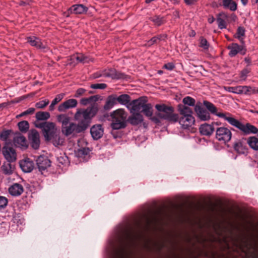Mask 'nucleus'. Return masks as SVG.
Segmentation results:
<instances>
[{"label":"nucleus","mask_w":258,"mask_h":258,"mask_svg":"<svg viewBox=\"0 0 258 258\" xmlns=\"http://www.w3.org/2000/svg\"><path fill=\"white\" fill-rule=\"evenodd\" d=\"M8 204V199L4 196H0V211L5 209Z\"/></svg>","instance_id":"45"},{"label":"nucleus","mask_w":258,"mask_h":258,"mask_svg":"<svg viewBox=\"0 0 258 258\" xmlns=\"http://www.w3.org/2000/svg\"><path fill=\"white\" fill-rule=\"evenodd\" d=\"M104 130L100 124L94 125L90 129V133L94 140H98L103 135Z\"/></svg>","instance_id":"18"},{"label":"nucleus","mask_w":258,"mask_h":258,"mask_svg":"<svg viewBox=\"0 0 258 258\" xmlns=\"http://www.w3.org/2000/svg\"><path fill=\"white\" fill-rule=\"evenodd\" d=\"M55 104H54V103H53L52 102H51V104L50 105L49 107V110L50 111H52L54 110V105Z\"/></svg>","instance_id":"62"},{"label":"nucleus","mask_w":258,"mask_h":258,"mask_svg":"<svg viewBox=\"0 0 258 258\" xmlns=\"http://www.w3.org/2000/svg\"><path fill=\"white\" fill-rule=\"evenodd\" d=\"M182 102L184 105H187L189 106H195V100L189 96H186L183 99Z\"/></svg>","instance_id":"42"},{"label":"nucleus","mask_w":258,"mask_h":258,"mask_svg":"<svg viewBox=\"0 0 258 258\" xmlns=\"http://www.w3.org/2000/svg\"><path fill=\"white\" fill-rule=\"evenodd\" d=\"M103 77L112 79H120L124 77V74L117 72L114 69H107L103 70Z\"/></svg>","instance_id":"15"},{"label":"nucleus","mask_w":258,"mask_h":258,"mask_svg":"<svg viewBox=\"0 0 258 258\" xmlns=\"http://www.w3.org/2000/svg\"><path fill=\"white\" fill-rule=\"evenodd\" d=\"M13 143L16 147L26 149L27 147L26 138L20 134L16 135L13 139Z\"/></svg>","instance_id":"19"},{"label":"nucleus","mask_w":258,"mask_h":258,"mask_svg":"<svg viewBox=\"0 0 258 258\" xmlns=\"http://www.w3.org/2000/svg\"><path fill=\"white\" fill-rule=\"evenodd\" d=\"M24 191L23 186L19 183H14L9 188V192L13 196H19Z\"/></svg>","instance_id":"23"},{"label":"nucleus","mask_w":258,"mask_h":258,"mask_svg":"<svg viewBox=\"0 0 258 258\" xmlns=\"http://www.w3.org/2000/svg\"><path fill=\"white\" fill-rule=\"evenodd\" d=\"M227 48L230 50L229 55L230 57L235 56L238 53L244 55L246 53V49L243 45H239L237 43H232L229 45Z\"/></svg>","instance_id":"13"},{"label":"nucleus","mask_w":258,"mask_h":258,"mask_svg":"<svg viewBox=\"0 0 258 258\" xmlns=\"http://www.w3.org/2000/svg\"><path fill=\"white\" fill-rule=\"evenodd\" d=\"M247 144L253 150H258V139L255 137H250L248 141Z\"/></svg>","instance_id":"36"},{"label":"nucleus","mask_w":258,"mask_h":258,"mask_svg":"<svg viewBox=\"0 0 258 258\" xmlns=\"http://www.w3.org/2000/svg\"><path fill=\"white\" fill-rule=\"evenodd\" d=\"M64 96V94H59L55 97V98L52 100V102L56 105L63 98Z\"/></svg>","instance_id":"51"},{"label":"nucleus","mask_w":258,"mask_h":258,"mask_svg":"<svg viewBox=\"0 0 258 258\" xmlns=\"http://www.w3.org/2000/svg\"><path fill=\"white\" fill-rule=\"evenodd\" d=\"M2 168L5 174L10 175L13 173L14 167L12 165L11 162L7 161L4 163Z\"/></svg>","instance_id":"35"},{"label":"nucleus","mask_w":258,"mask_h":258,"mask_svg":"<svg viewBox=\"0 0 258 258\" xmlns=\"http://www.w3.org/2000/svg\"><path fill=\"white\" fill-rule=\"evenodd\" d=\"M250 72V69L247 68L243 69L240 74V78L241 80L245 81L247 78V75Z\"/></svg>","instance_id":"46"},{"label":"nucleus","mask_w":258,"mask_h":258,"mask_svg":"<svg viewBox=\"0 0 258 258\" xmlns=\"http://www.w3.org/2000/svg\"><path fill=\"white\" fill-rule=\"evenodd\" d=\"M98 99L96 96H92L88 98H83L81 99L80 103L83 105H87L92 102H96Z\"/></svg>","instance_id":"40"},{"label":"nucleus","mask_w":258,"mask_h":258,"mask_svg":"<svg viewBox=\"0 0 258 258\" xmlns=\"http://www.w3.org/2000/svg\"><path fill=\"white\" fill-rule=\"evenodd\" d=\"M110 116L112 118L111 127L113 130H119L125 127L127 113L124 109H118L113 111Z\"/></svg>","instance_id":"7"},{"label":"nucleus","mask_w":258,"mask_h":258,"mask_svg":"<svg viewBox=\"0 0 258 258\" xmlns=\"http://www.w3.org/2000/svg\"><path fill=\"white\" fill-rule=\"evenodd\" d=\"M214 124L204 123L202 124L199 128L201 134L207 136L211 135L215 131Z\"/></svg>","instance_id":"20"},{"label":"nucleus","mask_w":258,"mask_h":258,"mask_svg":"<svg viewBox=\"0 0 258 258\" xmlns=\"http://www.w3.org/2000/svg\"><path fill=\"white\" fill-rule=\"evenodd\" d=\"M150 19L157 26H160L163 23V18L159 16H155Z\"/></svg>","instance_id":"44"},{"label":"nucleus","mask_w":258,"mask_h":258,"mask_svg":"<svg viewBox=\"0 0 258 258\" xmlns=\"http://www.w3.org/2000/svg\"><path fill=\"white\" fill-rule=\"evenodd\" d=\"M20 166L24 172H30L34 168V164L30 159L27 158L21 161Z\"/></svg>","instance_id":"22"},{"label":"nucleus","mask_w":258,"mask_h":258,"mask_svg":"<svg viewBox=\"0 0 258 258\" xmlns=\"http://www.w3.org/2000/svg\"><path fill=\"white\" fill-rule=\"evenodd\" d=\"M245 29L244 28L239 27L238 28L236 32V38L240 41V42L243 44L244 40L243 37L245 35Z\"/></svg>","instance_id":"39"},{"label":"nucleus","mask_w":258,"mask_h":258,"mask_svg":"<svg viewBox=\"0 0 258 258\" xmlns=\"http://www.w3.org/2000/svg\"><path fill=\"white\" fill-rule=\"evenodd\" d=\"M164 37L163 35H160L157 36L153 37L150 40H148L147 43L145 44V46L150 47L153 44L157 43L158 42L160 41L162 38Z\"/></svg>","instance_id":"38"},{"label":"nucleus","mask_w":258,"mask_h":258,"mask_svg":"<svg viewBox=\"0 0 258 258\" xmlns=\"http://www.w3.org/2000/svg\"><path fill=\"white\" fill-rule=\"evenodd\" d=\"M71 60L72 63H75V60H76L78 62H82L83 63H88L90 61H93V58L85 56L83 54H78L77 55H74L71 56Z\"/></svg>","instance_id":"24"},{"label":"nucleus","mask_w":258,"mask_h":258,"mask_svg":"<svg viewBox=\"0 0 258 258\" xmlns=\"http://www.w3.org/2000/svg\"><path fill=\"white\" fill-rule=\"evenodd\" d=\"M62 133L67 136L72 134L80 133L84 131L82 127L78 123V124L70 122L68 125L64 126L61 128Z\"/></svg>","instance_id":"9"},{"label":"nucleus","mask_w":258,"mask_h":258,"mask_svg":"<svg viewBox=\"0 0 258 258\" xmlns=\"http://www.w3.org/2000/svg\"><path fill=\"white\" fill-rule=\"evenodd\" d=\"M98 111V105L94 103L86 109H78L75 114L74 118L85 131L88 127L91 119L97 114Z\"/></svg>","instance_id":"3"},{"label":"nucleus","mask_w":258,"mask_h":258,"mask_svg":"<svg viewBox=\"0 0 258 258\" xmlns=\"http://www.w3.org/2000/svg\"><path fill=\"white\" fill-rule=\"evenodd\" d=\"M49 104L48 100H41L35 104V106L37 108H43Z\"/></svg>","instance_id":"47"},{"label":"nucleus","mask_w":258,"mask_h":258,"mask_svg":"<svg viewBox=\"0 0 258 258\" xmlns=\"http://www.w3.org/2000/svg\"><path fill=\"white\" fill-rule=\"evenodd\" d=\"M77 103V101L75 99L67 100L59 105L58 110L59 112H64L67 109L76 107Z\"/></svg>","instance_id":"17"},{"label":"nucleus","mask_w":258,"mask_h":258,"mask_svg":"<svg viewBox=\"0 0 258 258\" xmlns=\"http://www.w3.org/2000/svg\"><path fill=\"white\" fill-rule=\"evenodd\" d=\"M245 62L247 64V66H249L251 64V59L249 57H245L244 58Z\"/></svg>","instance_id":"60"},{"label":"nucleus","mask_w":258,"mask_h":258,"mask_svg":"<svg viewBox=\"0 0 258 258\" xmlns=\"http://www.w3.org/2000/svg\"><path fill=\"white\" fill-rule=\"evenodd\" d=\"M178 111L180 116H178V122L183 129H188L194 124L195 120L192 116V109L184 105L178 106Z\"/></svg>","instance_id":"4"},{"label":"nucleus","mask_w":258,"mask_h":258,"mask_svg":"<svg viewBox=\"0 0 258 258\" xmlns=\"http://www.w3.org/2000/svg\"><path fill=\"white\" fill-rule=\"evenodd\" d=\"M80 152L82 154L87 155L89 151L88 149L83 148L80 150Z\"/></svg>","instance_id":"59"},{"label":"nucleus","mask_w":258,"mask_h":258,"mask_svg":"<svg viewBox=\"0 0 258 258\" xmlns=\"http://www.w3.org/2000/svg\"><path fill=\"white\" fill-rule=\"evenodd\" d=\"M18 126L21 132H26L29 127V124L27 121H22L18 123Z\"/></svg>","instance_id":"41"},{"label":"nucleus","mask_w":258,"mask_h":258,"mask_svg":"<svg viewBox=\"0 0 258 258\" xmlns=\"http://www.w3.org/2000/svg\"><path fill=\"white\" fill-rule=\"evenodd\" d=\"M227 18L228 15L225 13L222 12L218 14L217 18V22L219 29H223L226 28L227 25L225 19Z\"/></svg>","instance_id":"28"},{"label":"nucleus","mask_w":258,"mask_h":258,"mask_svg":"<svg viewBox=\"0 0 258 258\" xmlns=\"http://www.w3.org/2000/svg\"><path fill=\"white\" fill-rule=\"evenodd\" d=\"M36 164L38 170L43 174V172L45 171L51 165L50 160L45 156H39L36 160Z\"/></svg>","instance_id":"12"},{"label":"nucleus","mask_w":258,"mask_h":258,"mask_svg":"<svg viewBox=\"0 0 258 258\" xmlns=\"http://www.w3.org/2000/svg\"><path fill=\"white\" fill-rule=\"evenodd\" d=\"M156 109L158 113L157 116L159 118L169 122L175 123L178 120V115L174 113V108L172 106H167L164 104H156Z\"/></svg>","instance_id":"5"},{"label":"nucleus","mask_w":258,"mask_h":258,"mask_svg":"<svg viewBox=\"0 0 258 258\" xmlns=\"http://www.w3.org/2000/svg\"><path fill=\"white\" fill-rule=\"evenodd\" d=\"M117 100L114 95L109 96L106 100L103 108L105 110L108 111L112 109L116 104Z\"/></svg>","instance_id":"29"},{"label":"nucleus","mask_w":258,"mask_h":258,"mask_svg":"<svg viewBox=\"0 0 258 258\" xmlns=\"http://www.w3.org/2000/svg\"><path fill=\"white\" fill-rule=\"evenodd\" d=\"M187 6H194L197 4L198 0H183Z\"/></svg>","instance_id":"55"},{"label":"nucleus","mask_w":258,"mask_h":258,"mask_svg":"<svg viewBox=\"0 0 258 258\" xmlns=\"http://www.w3.org/2000/svg\"><path fill=\"white\" fill-rule=\"evenodd\" d=\"M27 42L32 46H35L40 49H44L46 48L40 39L36 36H30L27 38Z\"/></svg>","instance_id":"21"},{"label":"nucleus","mask_w":258,"mask_h":258,"mask_svg":"<svg viewBox=\"0 0 258 258\" xmlns=\"http://www.w3.org/2000/svg\"><path fill=\"white\" fill-rule=\"evenodd\" d=\"M241 2L243 6H246L248 3V0H241Z\"/></svg>","instance_id":"64"},{"label":"nucleus","mask_w":258,"mask_h":258,"mask_svg":"<svg viewBox=\"0 0 258 258\" xmlns=\"http://www.w3.org/2000/svg\"><path fill=\"white\" fill-rule=\"evenodd\" d=\"M195 110L198 118L202 121H207L210 119V115L208 111L203 108L201 106L196 105Z\"/></svg>","instance_id":"16"},{"label":"nucleus","mask_w":258,"mask_h":258,"mask_svg":"<svg viewBox=\"0 0 258 258\" xmlns=\"http://www.w3.org/2000/svg\"><path fill=\"white\" fill-rule=\"evenodd\" d=\"M192 214L182 207L174 205L171 208H148L125 217L119 226H162L168 223H192L233 226V213L211 207L193 219Z\"/></svg>","instance_id":"1"},{"label":"nucleus","mask_w":258,"mask_h":258,"mask_svg":"<svg viewBox=\"0 0 258 258\" xmlns=\"http://www.w3.org/2000/svg\"><path fill=\"white\" fill-rule=\"evenodd\" d=\"M116 99L118 103L121 105L125 106L127 108V106H128L131 102V97L128 95L122 94L119 95L117 97H116Z\"/></svg>","instance_id":"32"},{"label":"nucleus","mask_w":258,"mask_h":258,"mask_svg":"<svg viewBox=\"0 0 258 258\" xmlns=\"http://www.w3.org/2000/svg\"><path fill=\"white\" fill-rule=\"evenodd\" d=\"M125 252H124V250L123 249H121V251H120V256L121 257V258H124V254H125Z\"/></svg>","instance_id":"63"},{"label":"nucleus","mask_w":258,"mask_h":258,"mask_svg":"<svg viewBox=\"0 0 258 258\" xmlns=\"http://www.w3.org/2000/svg\"><path fill=\"white\" fill-rule=\"evenodd\" d=\"M46 122H40L39 121H37L35 123V125L36 127L42 129V131H43L45 127Z\"/></svg>","instance_id":"54"},{"label":"nucleus","mask_w":258,"mask_h":258,"mask_svg":"<svg viewBox=\"0 0 258 258\" xmlns=\"http://www.w3.org/2000/svg\"><path fill=\"white\" fill-rule=\"evenodd\" d=\"M200 46L204 49H208L209 48V44L207 40L203 37L200 38Z\"/></svg>","instance_id":"50"},{"label":"nucleus","mask_w":258,"mask_h":258,"mask_svg":"<svg viewBox=\"0 0 258 258\" xmlns=\"http://www.w3.org/2000/svg\"><path fill=\"white\" fill-rule=\"evenodd\" d=\"M216 139L223 143H226L230 141L232 137L231 131L225 127H219L216 130Z\"/></svg>","instance_id":"8"},{"label":"nucleus","mask_w":258,"mask_h":258,"mask_svg":"<svg viewBox=\"0 0 258 258\" xmlns=\"http://www.w3.org/2000/svg\"><path fill=\"white\" fill-rule=\"evenodd\" d=\"M150 119H151V120L152 121H153L154 122H155L156 124H159L160 123V119H159V117H156V116H153L152 117V116L151 117H150Z\"/></svg>","instance_id":"57"},{"label":"nucleus","mask_w":258,"mask_h":258,"mask_svg":"<svg viewBox=\"0 0 258 258\" xmlns=\"http://www.w3.org/2000/svg\"><path fill=\"white\" fill-rule=\"evenodd\" d=\"M50 117L48 112L39 111L36 113V118L38 120H45Z\"/></svg>","instance_id":"37"},{"label":"nucleus","mask_w":258,"mask_h":258,"mask_svg":"<svg viewBox=\"0 0 258 258\" xmlns=\"http://www.w3.org/2000/svg\"><path fill=\"white\" fill-rule=\"evenodd\" d=\"M106 87L107 85L104 83L93 84L90 86V87L93 89H104L106 88Z\"/></svg>","instance_id":"49"},{"label":"nucleus","mask_w":258,"mask_h":258,"mask_svg":"<svg viewBox=\"0 0 258 258\" xmlns=\"http://www.w3.org/2000/svg\"><path fill=\"white\" fill-rule=\"evenodd\" d=\"M215 19L214 17L212 16L208 18V21L210 24L213 23L215 21Z\"/></svg>","instance_id":"61"},{"label":"nucleus","mask_w":258,"mask_h":258,"mask_svg":"<svg viewBox=\"0 0 258 258\" xmlns=\"http://www.w3.org/2000/svg\"><path fill=\"white\" fill-rule=\"evenodd\" d=\"M222 2L224 8L228 9L231 11H235L237 10V4L232 0H223Z\"/></svg>","instance_id":"33"},{"label":"nucleus","mask_w":258,"mask_h":258,"mask_svg":"<svg viewBox=\"0 0 258 258\" xmlns=\"http://www.w3.org/2000/svg\"><path fill=\"white\" fill-rule=\"evenodd\" d=\"M71 119L67 114H60L56 116L57 121L61 124V128L70 123Z\"/></svg>","instance_id":"31"},{"label":"nucleus","mask_w":258,"mask_h":258,"mask_svg":"<svg viewBox=\"0 0 258 258\" xmlns=\"http://www.w3.org/2000/svg\"><path fill=\"white\" fill-rule=\"evenodd\" d=\"M10 133H11L10 130H6V131H3L0 134V139L2 141H6L9 138Z\"/></svg>","instance_id":"48"},{"label":"nucleus","mask_w":258,"mask_h":258,"mask_svg":"<svg viewBox=\"0 0 258 258\" xmlns=\"http://www.w3.org/2000/svg\"><path fill=\"white\" fill-rule=\"evenodd\" d=\"M146 102L147 100L143 98L133 100L127 106V109L130 110L131 113H139V111L141 109H142L144 105Z\"/></svg>","instance_id":"10"},{"label":"nucleus","mask_w":258,"mask_h":258,"mask_svg":"<svg viewBox=\"0 0 258 258\" xmlns=\"http://www.w3.org/2000/svg\"><path fill=\"white\" fill-rule=\"evenodd\" d=\"M86 90L83 88H79L76 92L74 97L76 98H79L82 96L85 92Z\"/></svg>","instance_id":"52"},{"label":"nucleus","mask_w":258,"mask_h":258,"mask_svg":"<svg viewBox=\"0 0 258 258\" xmlns=\"http://www.w3.org/2000/svg\"><path fill=\"white\" fill-rule=\"evenodd\" d=\"M103 70L100 71L99 72H97L93 74V78L94 79H97V78H99L100 77H103Z\"/></svg>","instance_id":"56"},{"label":"nucleus","mask_w":258,"mask_h":258,"mask_svg":"<svg viewBox=\"0 0 258 258\" xmlns=\"http://www.w3.org/2000/svg\"><path fill=\"white\" fill-rule=\"evenodd\" d=\"M203 104L211 113L227 121L229 124L238 129L244 135L256 134L258 133V129L255 126L249 123L246 124L242 123L234 118L230 113L218 112L217 108L211 102L208 101H204Z\"/></svg>","instance_id":"2"},{"label":"nucleus","mask_w":258,"mask_h":258,"mask_svg":"<svg viewBox=\"0 0 258 258\" xmlns=\"http://www.w3.org/2000/svg\"><path fill=\"white\" fill-rule=\"evenodd\" d=\"M128 118V122L132 125H136L143 121V116L140 113H133Z\"/></svg>","instance_id":"26"},{"label":"nucleus","mask_w":258,"mask_h":258,"mask_svg":"<svg viewBox=\"0 0 258 258\" xmlns=\"http://www.w3.org/2000/svg\"><path fill=\"white\" fill-rule=\"evenodd\" d=\"M142 111L148 117H151L153 115L152 106L150 103H145L143 106Z\"/></svg>","instance_id":"34"},{"label":"nucleus","mask_w":258,"mask_h":258,"mask_svg":"<svg viewBox=\"0 0 258 258\" xmlns=\"http://www.w3.org/2000/svg\"><path fill=\"white\" fill-rule=\"evenodd\" d=\"M224 90L228 92L233 93L236 94H239L240 86L235 87H224Z\"/></svg>","instance_id":"43"},{"label":"nucleus","mask_w":258,"mask_h":258,"mask_svg":"<svg viewBox=\"0 0 258 258\" xmlns=\"http://www.w3.org/2000/svg\"><path fill=\"white\" fill-rule=\"evenodd\" d=\"M2 153L9 162H13L17 160V154L16 151L11 147L5 146L2 149Z\"/></svg>","instance_id":"11"},{"label":"nucleus","mask_w":258,"mask_h":258,"mask_svg":"<svg viewBox=\"0 0 258 258\" xmlns=\"http://www.w3.org/2000/svg\"><path fill=\"white\" fill-rule=\"evenodd\" d=\"M43 134L46 141H52L55 146L61 145L63 142L57 135L55 125L52 122H46L43 131Z\"/></svg>","instance_id":"6"},{"label":"nucleus","mask_w":258,"mask_h":258,"mask_svg":"<svg viewBox=\"0 0 258 258\" xmlns=\"http://www.w3.org/2000/svg\"><path fill=\"white\" fill-rule=\"evenodd\" d=\"M239 94H245L250 95L253 94L258 93V89L248 86H240Z\"/></svg>","instance_id":"27"},{"label":"nucleus","mask_w":258,"mask_h":258,"mask_svg":"<svg viewBox=\"0 0 258 258\" xmlns=\"http://www.w3.org/2000/svg\"><path fill=\"white\" fill-rule=\"evenodd\" d=\"M29 140L32 147L38 149L40 146V138L38 132L36 130H32L29 134Z\"/></svg>","instance_id":"14"},{"label":"nucleus","mask_w":258,"mask_h":258,"mask_svg":"<svg viewBox=\"0 0 258 258\" xmlns=\"http://www.w3.org/2000/svg\"><path fill=\"white\" fill-rule=\"evenodd\" d=\"M175 68V66L173 63L172 62H169L166 64H165L163 66V68L169 70L171 71L173 70V69Z\"/></svg>","instance_id":"53"},{"label":"nucleus","mask_w":258,"mask_h":258,"mask_svg":"<svg viewBox=\"0 0 258 258\" xmlns=\"http://www.w3.org/2000/svg\"><path fill=\"white\" fill-rule=\"evenodd\" d=\"M235 150L240 154H245L247 153V148L246 143L242 141H238L235 143L234 145Z\"/></svg>","instance_id":"30"},{"label":"nucleus","mask_w":258,"mask_h":258,"mask_svg":"<svg viewBox=\"0 0 258 258\" xmlns=\"http://www.w3.org/2000/svg\"><path fill=\"white\" fill-rule=\"evenodd\" d=\"M88 8L83 5H75L69 8L68 10V13L82 14L85 12H86Z\"/></svg>","instance_id":"25"},{"label":"nucleus","mask_w":258,"mask_h":258,"mask_svg":"<svg viewBox=\"0 0 258 258\" xmlns=\"http://www.w3.org/2000/svg\"><path fill=\"white\" fill-rule=\"evenodd\" d=\"M26 113L27 114V115L33 114L35 111V108H32V107L29 108V109L26 110Z\"/></svg>","instance_id":"58"}]
</instances>
